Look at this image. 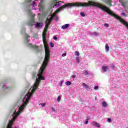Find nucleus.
<instances>
[{"label": "nucleus", "mask_w": 128, "mask_h": 128, "mask_svg": "<svg viewBox=\"0 0 128 128\" xmlns=\"http://www.w3.org/2000/svg\"><path fill=\"white\" fill-rule=\"evenodd\" d=\"M54 2H56V4L54 6L53 8H54V6H57L58 8L60 6H62V4L64 2H56L58 0H53Z\"/></svg>", "instance_id": "4"}, {"label": "nucleus", "mask_w": 128, "mask_h": 128, "mask_svg": "<svg viewBox=\"0 0 128 128\" xmlns=\"http://www.w3.org/2000/svg\"><path fill=\"white\" fill-rule=\"evenodd\" d=\"M60 100H62V96H60L57 98V102H60Z\"/></svg>", "instance_id": "16"}, {"label": "nucleus", "mask_w": 128, "mask_h": 128, "mask_svg": "<svg viewBox=\"0 0 128 128\" xmlns=\"http://www.w3.org/2000/svg\"><path fill=\"white\" fill-rule=\"evenodd\" d=\"M119 2L122 4V6H124V8H126V6L124 5V3H122V1L121 0H119Z\"/></svg>", "instance_id": "20"}, {"label": "nucleus", "mask_w": 128, "mask_h": 128, "mask_svg": "<svg viewBox=\"0 0 128 128\" xmlns=\"http://www.w3.org/2000/svg\"><path fill=\"white\" fill-rule=\"evenodd\" d=\"M108 66H103L102 67V72H106V70H108Z\"/></svg>", "instance_id": "14"}, {"label": "nucleus", "mask_w": 128, "mask_h": 128, "mask_svg": "<svg viewBox=\"0 0 128 128\" xmlns=\"http://www.w3.org/2000/svg\"><path fill=\"white\" fill-rule=\"evenodd\" d=\"M94 90H98V86H94Z\"/></svg>", "instance_id": "26"}, {"label": "nucleus", "mask_w": 128, "mask_h": 128, "mask_svg": "<svg viewBox=\"0 0 128 128\" xmlns=\"http://www.w3.org/2000/svg\"><path fill=\"white\" fill-rule=\"evenodd\" d=\"M53 38H54V40H58V37H56V36H54V37Z\"/></svg>", "instance_id": "36"}, {"label": "nucleus", "mask_w": 128, "mask_h": 128, "mask_svg": "<svg viewBox=\"0 0 128 128\" xmlns=\"http://www.w3.org/2000/svg\"><path fill=\"white\" fill-rule=\"evenodd\" d=\"M121 14L124 16H126V13H122Z\"/></svg>", "instance_id": "31"}, {"label": "nucleus", "mask_w": 128, "mask_h": 128, "mask_svg": "<svg viewBox=\"0 0 128 128\" xmlns=\"http://www.w3.org/2000/svg\"><path fill=\"white\" fill-rule=\"evenodd\" d=\"M28 38H30V36L26 34V40L27 42H30V40L28 39Z\"/></svg>", "instance_id": "18"}, {"label": "nucleus", "mask_w": 128, "mask_h": 128, "mask_svg": "<svg viewBox=\"0 0 128 128\" xmlns=\"http://www.w3.org/2000/svg\"><path fill=\"white\" fill-rule=\"evenodd\" d=\"M65 84H66V86H70V84H72V82L70 81H68L66 82Z\"/></svg>", "instance_id": "19"}, {"label": "nucleus", "mask_w": 128, "mask_h": 128, "mask_svg": "<svg viewBox=\"0 0 128 128\" xmlns=\"http://www.w3.org/2000/svg\"><path fill=\"white\" fill-rule=\"evenodd\" d=\"M107 121L108 122H112V118H108V119Z\"/></svg>", "instance_id": "27"}, {"label": "nucleus", "mask_w": 128, "mask_h": 128, "mask_svg": "<svg viewBox=\"0 0 128 128\" xmlns=\"http://www.w3.org/2000/svg\"><path fill=\"white\" fill-rule=\"evenodd\" d=\"M66 56V53H64L62 54V56Z\"/></svg>", "instance_id": "34"}, {"label": "nucleus", "mask_w": 128, "mask_h": 128, "mask_svg": "<svg viewBox=\"0 0 128 128\" xmlns=\"http://www.w3.org/2000/svg\"><path fill=\"white\" fill-rule=\"evenodd\" d=\"M32 10H34V8H32Z\"/></svg>", "instance_id": "39"}, {"label": "nucleus", "mask_w": 128, "mask_h": 128, "mask_svg": "<svg viewBox=\"0 0 128 128\" xmlns=\"http://www.w3.org/2000/svg\"><path fill=\"white\" fill-rule=\"evenodd\" d=\"M42 0H41L40 3L38 4L39 10L40 12L44 10V6L42 5Z\"/></svg>", "instance_id": "7"}, {"label": "nucleus", "mask_w": 128, "mask_h": 128, "mask_svg": "<svg viewBox=\"0 0 128 128\" xmlns=\"http://www.w3.org/2000/svg\"><path fill=\"white\" fill-rule=\"evenodd\" d=\"M102 106H103V108H106V106H108V104L106 103V102H102Z\"/></svg>", "instance_id": "15"}, {"label": "nucleus", "mask_w": 128, "mask_h": 128, "mask_svg": "<svg viewBox=\"0 0 128 128\" xmlns=\"http://www.w3.org/2000/svg\"><path fill=\"white\" fill-rule=\"evenodd\" d=\"M90 36H100V33L96 32H93L90 33Z\"/></svg>", "instance_id": "6"}, {"label": "nucleus", "mask_w": 128, "mask_h": 128, "mask_svg": "<svg viewBox=\"0 0 128 128\" xmlns=\"http://www.w3.org/2000/svg\"><path fill=\"white\" fill-rule=\"evenodd\" d=\"M8 87L6 86V84H2V88H4V90H6Z\"/></svg>", "instance_id": "17"}, {"label": "nucleus", "mask_w": 128, "mask_h": 128, "mask_svg": "<svg viewBox=\"0 0 128 128\" xmlns=\"http://www.w3.org/2000/svg\"><path fill=\"white\" fill-rule=\"evenodd\" d=\"M40 104L42 106V108H44V106H46V103Z\"/></svg>", "instance_id": "25"}, {"label": "nucleus", "mask_w": 128, "mask_h": 128, "mask_svg": "<svg viewBox=\"0 0 128 128\" xmlns=\"http://www.w3.org/2000/svg\"><path fill=\"white\" fill-rule=\"evenodd\" d=\"M75 56H80V52L78 51H76L74 52Z\"/></svg>", "instance_id": "21"}, {"label": "nucleus", "mask_w": 128, "mask_h": 128, "mask_svg": "<svg viewBox=\"0 0 128 128\" xmlns=\"http://www.w3.org/2000/svg\"><path fill=\"white\" fill-rule=\"evenodd\" d=\"M92 126H96V128H100V124L96 122H91Z\"/></svg>", "instance_id": "5"}, {"label": "nucleus", "mask_w": 128, "mask_h": 128, "mask_svg": "<svg viewBox=\"0 0 128 128\" xmlns=\"http://www.w3.org/2000/svg\"><path fill=\"white\" fill-rule=\"evenodd\" d=\"M88 124V119L86 118V122H84L85 124Z\"/></svg>", "instance_id": "24"}, {"label": "nucleus", "mask_w": 128, "mask_h": 128, "mask_svg": "<svg viewBox=\"0 0 128 128\" xmlns=\"http://www.w3.org/2000/svg\"><path fill=\"white\" fill-rule=\"evenodd\" d=\"M22 34H24V32H26V30L24 29L23 30H22Z\"/></svg>", "instance_id": "35"}, {"label": "nucleus", "mask_w": 128, "mask_h": 128, "mask_svg": "<svg viewBox=\"0 0 128 128\" xmlns=\"http://www.w3.org/2000/svg\"><path fill=\"white\" fill-rule=\"evenodd\" d=\"M50 46L51 48H54V44H52V42L50 43Z\"/></svg>", "instance_id": "32"}, {"label": "nucleus", "mask_w": 128, "mask_h": 128, "mask_svg": "<svg viewBox=\"0 0 128 128\" xmlns=\"http://www.w3.org/2000/svg\"><path fill=\"white\" fill-rule=\"evenodd\" d=\"M111 68H112V70H114V65L112 64L111 66Z\"/></svg>", "instance_id": "33"}, {"label": "nucleus", "mask_w": 128, "mask_h": 128, "mask_svg": "<svg viewBox=\"0 0 128 128\" xmlns=\"http://www.w3.org/2000/svg\"><path fill=\"white\" fill-rule=\"evenodd\" d=\"M28 46H32V48H34V50H38V47L36 46H32V44H29Z\"/></svg>", "instance_id": "10"}, {"label": "nucleus", "mask_w": 128, "mask_h": 128, "mask_svg": "<svg viewBox=\"0 0 128 128\" xmlns=\"http://www.w3.org/2000/svg\"><path fill=\"white\" fill-rule=\"evenodd\" d=\"M40 82H34L33 86L31 88L30 90H29L26 94L24 96L22 100V106H15L14 107V110H12L13 114H12V118L11 120H10L6 126V128H12V126L14 122V120L22 112V110L24 108V107L28 103V100L30 99L32 96V94L36 92V88H38V86H40Z\"/></svg>", "instance_id": "2"}, {"label": "nucleus", "mask_w": 128, "mask_h": 128, "mask_svg": "<svg viewBox=\"0 0 128 128\" xmlns=\"http://www.w3.org/2000/svg\"><path fill=\"white\" fill-rule=\"evenodd\" d=\"M105 50L106 52H108V50H110V46H108V43L106 44Z\"/></svg>", "instance_id": "12"}, {"label": "nucleus", "mask_w": 128, "mask_h": 128, "mask_svg": "<svg viewBox=\"0 0 128 128\" xmlns=\"http://www.w3.org/2000/svg\"><path fill=\"white\" fill-rule=\"evenodd\" d=\"M96 6V8H99L104 12H106V6L100 4V3L88 1V2H74V3H68L63 5L60 7V8L58 9L54 12L48 16L46 21V26L44 29V31L42 33V40L43 42L45 48V58L43 64L40 67V69H46V66H48V60H50V48H48V46L46 44V32L48 30V26L50 24V22H52V18H54L56 22L58 20V18L56 16V14H58L59 12H60V10H62V8H72V6H82V8H88V6Z\"/></svg>", "instance_id": "1"}, {"label": "nucleus", "mask_w": 128, "mask_h": 128, "mask_svg": "<svg viewBox=\"0 0 128 128\" xmlns=\"http://www.w3.org/2000/svg\"><path fill=\"white\" fill-rule=\"evenodd\" d=\"M38 4V0H34L32 2V6H33V8H34V6H36V4Z\"/></svg>", "instance_id": "9"}, {"label": "nucleus", "mask_w": 128, "mask_h": 128, "mask_svg": "<svg viewBox=\"0 0 128 128\" xmlns=\"http://www.w3.org/2000/svg\"><path fill=\"white\" fill-rule=\"evenodd\" d=\"M84 74H86V75L88 74V71H84Z\"/></svg>", "instance_id": "29"}, {"label": "nucleus", "mask_w": 128, "mask_h": 128, "mask_svg": "<svg viewBox=\"0 0 128 128\" xmlns=\"http://www.w3.org/2000/svg\"><path fill=\"white\" fill-rule=\"evenodd\" d=\"M72 78H76V75H72Z\"/></svg>", "instance_id": "30"}, {"label": "nucleus", "mask_w": 128, "mask_h": 128, "mask_svg": "<svg viewBox=\"0 0 128 128\" xmlns=\"http://www.w3.org/2000/svg\"><path fill=\"white\" fill-rule=\"evenodd\" d=\"M70 24H66L65 25L62 26V30H66V28L70 27Z\"/></svg>", "instance_id": "8"}, {"label": "nucleus", "mask_w": 128, "mask_h": 128, "mask_svg": "<svg viewBox=\"0 0 128 128\" xmlns=\"http://www.w3.org/2000/svg\"><path fill=\"white\" fill-rule=\"evenodd\" d=\"M104 2L107 4H109L110 6H112V1L110 0H106Z\"/></svg>", "instance_id": "11"}, {"label": "nucleus", "mask_w": 128, "mask_h": 128, "mask_svg": "<svg viewBox=\"0 0 128 128\" xmlns=\"http://www.w3.org/2000/svg\"><path fill=\"white\" fill-rule=\"evenodd\" d=\"M28 12L31 17V20L30 22H28V25L29 26H34L35 25V27L37 28H40L42 26V23H38L34 24V14L32 13V12H30V10H28Z\"/></svg>", "instance_id": "3"}, {"label": "nucleus", "mask_w": 128, "mask_h": 128, "mask_svg": "<svg viewBox=\"0 0 128 128\" xmlns=\"http://www.w3.org/2000/svg\"><path fill=\"white\" fill-rule=\"evenodd\" d=\"M52 110H54V108H52Z\"/></svg>", "instance_id": "40"}, {"label": "nucleus", "mask_w": 128, "mask_h": 128, "mask_svg": "<svg viewBox=\"0 0 128 128\" xmlns=\"http://www.w3.org/2000/svg\"><path fill=\"white\" fill-rule=\"evenodd\" d=\"M104 26H105V28H108L110 26V25L106 23L104 24Z\"/></svg>", "instance_id": "23"}, {"label": "nucleus", "mask_w": 128, "mask_h": 128, "mask_svg": "<svg viewBox=\"0 0 128 128\" xmlns=\"http://www.w3.org/2000/svg\"><path fill=\"white\" fill-rule=\"evenodd\" d=\"M76 62L78 64H80V58L78 56L76 57Z\"/></svg>", "instance_id": "22"}, {"label": "nucleus", "mask_w": 128, "mask_h": 128, "mask_svg": "<svg viewBox=\"0 0 128 128\" xmlns=\"http://www.w3.org/2000/svg\"><path fill=\"white\" fill-rule=\"evenodd\" d=\"M28 2H32V0H28Z\"/></svg>", "instance_id": "38"}, {"label": "nucleus", "mask_w": 128, "mask_h": 128, "mask_svg": "<svg viewBox=\"0 0 128 128\" xmlns=\"http://www.w3.org/2000/svg\"><path fill=\"white\" fill-rule=\"evenodd\" d=\"M80 16H85V14H84V13H82V12H80Z\"/></svg>", "instance_id": "28"}, {"label": "nucleus", "mask_w": 128, "mask_h": 128, "mask_svg": "<svg viewBox=\"0 0 128 128\" xmlns=\"http://www.w3.org/2000/svg\"><path fill=\"white\" fill-rule=\"evenodd\" d=\"M59 84L60 86H62V81H61Z\"/></svg>", "instance_id": "37"}, {"label": "nucleus", "mask_w": 128, "mask_h": 128, "mask_svg": "<svg viewBox=\"0 0 128 128\" xmlns=\"http://www.w3.org/2000/svg\"><path fill=\"white\" fill-rule=\"evenodd\" d=\"M82 86L86 88V90H88V88H90V86L84 83H82Z\"/></svg>", "instance_id": "13"}, {"label": "nucleus", "mask_w": 128, "mask_h": 128, "mask_svg": "<svg viewBox=\"0 0 128 128\" xmlns=\"http://www.w3.org/2000/svg\"><path fill=\"white\" fill-rule=\"evenodd\" d=\"M0 84L2 85V84Z\"/></svg>", "instance_id": "41"}]
</instances>
